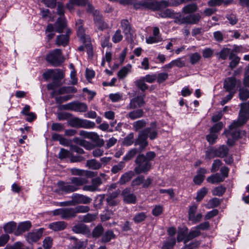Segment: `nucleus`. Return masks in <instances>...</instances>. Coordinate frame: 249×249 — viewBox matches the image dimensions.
Masks as SVG:
<instances>
[{
    "mask_svg": "<svg viewBox=\"0 0 249 249\" xmlns=\"http://www.w3.org/2000/svg\"><path fill=\"white\" fill-rule=\"evenodd\" d=\"M135 163L137 165L134 168V172L136 174L146 173L150 171L151 163L146 160L143 154H139L135 160Z\"/></svg>",
    "mask_w": 249,
    "mask_h": 249,
    "instance_id": "obj_1",
    "label": "nucleus"
},
{
    "mask_svg": "<svg viewBox=\"0 0 249 249\" xmlns=\"http://www.w3.org/2000/svg\"><path fill=\"white\" fill-rule=\"evenodd\" d=\"M46 59L48 62L54 67L60 66L64 61L62 51L59 49H56L51 51L47 55Z\"/></svg>",
    "mask_w": 249,
    "mask_h": 249,
    "instance_id": "obj_2",
    "label": "nucleus"
},
{
    "mask_svg": "<svg viewBox=\"0 0 249 249\" xmlns=\"http://www.w3.org/2000/svg\"><path fill=\"white\" fill-rule=\"evenodd\" d=\"M240 85V80L237 79L234 76H231L225 78L223 82V88L226 92L236 93Z\"/></svg>",
    "mask_w": 249,
    "mask_h": 249,
    "instance_id": "obj_3",
    "label": "nucleus"
},
{
    "mask_svg": "<svg viewBox=\"0 0 249 249\" xmlns=\"http://www.w3.org/2000/svg\"><path fill=\"white\" fill-rule=\"evenodd\" d=\"M54 216L60 215L62 219L69 220L76 216L74 208H60L53 211Z\"/></svg>",
    "mask_w": 249,
    "mask_h": 249,
    "instance_id": "obj_4",
    "label": "nucleus"
},
{
    "mask_svg": "<svg viewBox=\"0 0 249 249\" xmlns=\"http://www.w3.org/2000/svg\"><path fill=\"white\" fill-rule=\"evenodd\" d=\"M224 134L228 138L227 144L230 146L233 145L235 141L241 136V132L239 128H235L231 126L228 130L225 131Z\"/></svg>",
    "mask_w": 249,
    "mask_h": 249,
    "instance_id": "obj_5",
    "label": "nucleus"
},
{
    "mask_svg": "<svg viewBox=\"0 0 249 249\" xmlns=\"http://www.w3.org/2000/svg\"><path fill=\"white\" fill-rule=\"evenodd\" d=\"M66 110H71L76 112H85L88 110V106L84 103L74 101L64 105Z\"/></svg>",
    "mask_w": 249,
    "mask_h": 249,
    "instance_id": "obj_6",
    "label": "nucleus"
},
{
    "mask_svg": "<svg viewBox=\"0 0 249 249\" xmlns=\"http://www.w3.org/2000/svg\"><path fill=\"white\" fill-rule=\"evenodd\" d=\"M249 118V111L244 109H242V108H241L237 121H234L230 126L235 128H238L239 126L245 124Z\"/></svg>",
    "mask_w": 249,
    "mask_h": 249,
    "instance_id": "obj_7",
    "label": "nucleus"
},
{
    "mask_svg": "<svg viewBox=\"0 0 249 249\" xmlns=\"http://www.w3.org/2000/svg\"><path fill=\"white\" fill-rule=\"evenodd\" d=\"M141 131L147 139L149 138L151 140H153L158 137V131L156 122L151 123L149 127L143 129Z\"/></svg>",
    "mask_w": 249,
    "mask_h": 249,
    "instance_id": "obj_8",
    "label": "nucleus"
},
{
    "mask_svg": "<svg viewBox=\"0 0 249 249\" xmlns=\"http://www.w3.org/2000/svg\"><path fill=\"white\" fill-rule=\"evenodd\" d=\"M74 188L72 186L71 182L59 181L57 183V189L56 192L58 194H68L74 192Z\"/></svg>",
    "mask_w": 249,
    "mask_h": 249,
    "instance_id": "obj_9",
    "label": "nucleus"
},
{
    "mask_svg": "<svg viewBox=\"0 0 249 249\" xmlns=\"http://www.w3.org/2000/svg\"><path fill=\"white\" fill-rule=\"evenodd\" d=\"M144 97V95H139L132 98L130 100V103L126 108L127 110H131L143 107L145 104Z\"/></svg>",
    "mask_w": 249,
    "mask_h": 249,
    "instance_id": "obj_10",
    "label": "nucleus"
},
{
    "mask_svg": "<svg viewBox=\"0 0 249 249\" xmlns=\"http://www.w3.org/2000/svg\"><path fill=\"white\" fill-rule=\"evenodd\" d=\"M134 144L135 146H139L137 150H139V152L143 151L148 145V142L147 141V138L142 131H140L139 133L138 138L134 142Z\"/></svg>",
    "mask_w": 249,
    "mask_h": 249,
    "instance_id": "obj_11",
    "label": "nucleus"
},
{
    "mask_svg": "<svg viewBox=\"0 0 249 249\" xmlns=\"http://www.w3.org/2000/svg\"><path fill=\"white\" fill-rule=\"evenodd\" d=\"M102 184V181L100 177L93 178L91 180V184L85 185L83 187L84 191L95 192L99 191V187Z\"/></svg>",
    "mask_w": 249,
    "mask_h": 249,
    "instance_id": "obj_12",
    "label": "nucleus"
},
{
    "mask_svg": "<svg viewBox=\"0 0 249 249\" xmlns=\"http://www.w3.org/2000/svg\"><path fill=\"white\" fill-rule=\"evenodd\" d=\"M121 27L127 38H131L134 31L129 21L127 19H122L121 21Z\"/></svg>",
    "mask_w": 249,
    "mask_h": 249,
    "instance_id": "obj_13",
    "label": "nucleus"
},
{
    "mask_svg": "<svg viewBox=\"0 0 249 249\" xmlns=\"http://www.w3.org/2000/svg\"><path fill=\"white\" fill-rule=\"evenodd\" d=\"M75 25L77 29V36L80 38L81 40L84 43L88 42L89 36L85 34V29L83 27V20L81 19L78 20L76 22Z\"/></svg>",
    "mask_w": 249,
    "mask_h": 249,
    "instance_id": "obj_14",
    "label": "nucleus"
},
{
    "mask_svg": "<svg viewBox=\"0 0 249 249\" xmlns=\"http://www.w3.org/2000/svg\"><path fill=\"white\" fill-rule=\"evenodd\" d=\"M73 205L79 204H88L90 203L92 199L82 194H74L72 195Z\"/></svg>",
    "mask_w": 249,
    "mask_h": 249,
    "instance_id": "obj_15",
    "label": "nucleus"
},
{
    "mask_svg": "<svg viewBox=\"0 0 249 249\" xmlns=\"http://www.w3.org/2000/svg\"><path fill=\"white\" fill-rule=\"evenodd\" d=\"M71 33V30L67 28L65 35H60L57 36L56 44L57 46H63L65 47L69 43L70 35Z\"/></svg>",
    "mask_w": 249,
    "mask_h": 249,
    "instance_id": "obj_16",
    "label": "nucleus"
},
{
    "mask_svg": "<svg viewBox=\"0 0 249 249\" xmlns=\"http://www.w3.org/2000/svg\"><path fill=\"white\" fill-rule=\"evenodd\" d=\"M197 209V206L195 204H193L189 209V219L194 223L200 221L202 218V214L201 213L196 214Z\"/></svg>",
    "mask_w": 249,
    "mask_h": 249,
    "instance_id": "obj_17",
    "label": "nucleus"
},
{
    "mask_svg": "<svg viewBox=\"0 0 249 249\" xmlns=\"http://www.w3.org/2000/svg\"><path fill=\"white\" fill-rule=\"evenodd\" d=\"M88 182L86 178L73 177L71 179V183L74 188V191L79 190L81 186L87 184Z\"/></svg>",
    "mask_w": 249,
    "mask_h": 249,
    "instance_id": "obj_18",
    "label": "nucleus"
},
{
    "mask_svg": "<svg viewBox=\"0 0 249 249\" xmlns=\"http://www.w3.org/2000/svg\"><path fill=\"white\" fill-rule=\"evenodd\" d=\"M144 112L142 109L138 108L133 109L132 111H130L126 115L127 118H129L131 120H135L143 117Z\"/></svg>",
    "mask_w": 249,
    "mask_h": 249,
    "instance_id": "obj_19",
    "label": "nucleus"
},
{
    "mask_svg": "<svg viewBox=\"0 0 249 249\" xmlns=\"http://www.w3.org/2000/svg\"><path fill=\"white\" fill-rule=\"evenodd\" d=\"M122 195L124 197V200L128 203H135L136 200V196L130 193L129 189L126 188L122 192Z\"/></svg>",
    "mask_w": 249,
    "mask_h": 249,
    "instance_id": "obj_20",
    "label": "nucleus"
},
{
    "mask_svg": "<svg viewBox=\"0 0 249 249\" xmlns=\"http://www.w3.org/2000/svg\"><path fill=\"white\" fill-rule=\"evenodd\" d=\"M185 17L186 24H196L200 21L201 17L199 13L191 14Z\"/></svg>",
    "mask_w": 249,
    "mask_h": 249,
    "instance_id": "obj_21",
    "label": "nucleus"
},
{
    "mask_svg": "<svg viewBox=\"0 0 249 249\" xmlns=\"http://www.w3.org/2000/svg\"><path fill=\"white\" fill-rule=\"evenodd\" d=\"M67 226V223L64 221H56L50 223L49 227L50 229L57 231L64 230L66 228Z\"/></svg>",
    "mask_w": 249,
    "mask_h": 249,
    "instance_id": "obj_22",
    "label": "nucleus"
},
{
    "mask_svg": "<svg viewBox=\"0 0 249 249\" xmlns=\"http://www.w3.org/2000/svg\"><path fill=\"white\" fill-rule=\"evenodd\" d=\"M79 135L85 138L90 139L93 142H97L99 139V135L97 133L94 132H87L85 130H81L79 132Z\"/></svg>",
    "mask_w": 249,
    "mask_h": 249,
    "instance_id": "obj_23",
    "label": "nucleus"
},
{
    "mask_svg": "<svg viewBox=\"0 0 249 249\" xmlns=\"http://www.w3.org/2000/svg\"><path fill=\"white\" fill-rule=\"evenodd\" d=\"M66 25V20L64 17L59 18L54 24L55 31L59 33H62Z\"/></svg>",
    "mask_w": 249,
    "mask_h": 249,
    "instance_id": "obj_24",
    "label": "nucleus"
},
{
    "mask_svg": "<svg viewBox=\"0 0 249 249\" xmlns=\"http://www.w3.org/2000/svg\"><path fill=\"white\" fill-rule=\"evenodd\" d=\"M134 176V173L132 171H129L123 174L120 177L118 183L121 185L125 184L129 181Z\"/></svg>",
    "mask_w": 249,
    "mask_h": 249,
    "instance_id": "obj_25",
    "label": "nucleus"
},
{
    "mask_svg": "<svg viewBox=\"0 0 249 249\" xmlns=\"http://www.w3.org/2000/svg\"><path fill=\"white\" fill-rule=\"evenodd\" d=\"M31 227V223L30 221H27L19 224L17 230L16 232L17 235L28 231Z\"/></svg>",
    "mask_w": 249,
    "mask_h": 249,
    "instance_id": "obj_26",
    "label": "nucleus"
},
{
    "mask_svg": "<svg viewBox=\"0 0 249 249\" xmlns=\"http://www.w3.org/2000/svg\"><path fill=\"white\" fill-rule=\"evenodd\" d=\"M224 180V178L219 173L212 175L207 178V181L212 184L218 183L223 182Z\"/></svg>",
    "mask_w": 249,
    "mask_h": 249,
    "instance_id": "obj_27",
    "label": "nucleus"
},
{
    "mask_svg": "<svg viewBox=\"0 0 249 249\" xmlns=\"http://www.w3.org/2000/svg\"><path fill=\"white\" fill-rule=\"evenodd\" d=\"M42 236V231H40L30 232L27 235V240L29 242L37 241Z\"/></svg>",
    "mask_w": 249,
    "mask_h": 249,
    "instance_id": "obj_28",
    "label": "nucleus"
},
{
    "mask_svg": "<svg viewBox=\"0 0 249 249\" xmlns=\"http://www.w3.org/2000/svg\"><path fill=\"white\" fill-rule=\"evenodd\" d=\"M198 9L197 5L196 3H190L186 5L182 8V11L185 14H194Z\"/></svg>",
    "mask_w": 249,
    "mask_h": 249,
    "instance_id": "obj_29",
    "label": "nucleus"
},
{
    "mask_svg": "<svg viewBox=\"0 0 249 249\" xmlns=\"http://www.w3.org/2000/svg\"><path fill=\"white\" fill-rule=\"evenodd\" d=\"M88 231V227L83 224L76 225L72 228V231L76 233H86Z\"/></svg>",
    "mask_w": 249,
    "mask_h": 249,
    "instance_id": "obj_30",
    "label": "nucleus"
},
{
    "mask_svg": "<svg viewBox=\"0 0 249 249\" xmlns=\"http://www.w3.org/2000/svg\"><path fill=\"white\" fill-rule=\"evenodd\" d=\"M229 150V148L226 146L222 145L218 148L215 149L216 157L220 158L225 157L228 155Z\"/></svg>",
    "mask_w": 249,
    "mask_h": 249,
    "instance_id": "obj_31",
    "label": "nucleus"
},
{
    "mask_svg": "<svg viewBox=\"0 0 249 249\" xmlns=\"http://www.w3.org/2000/svg\"><path fill=\"white\" fill-rule=\"evenodd\" d=\"M78 122L79 126L82 128L90 129L94 128L95 126V124L93 122L88 120H79Z\"/></svg>",
    "mask_w": 249,
    "mask_h": 249,
    "instance_id": "obj_32",
    "label": "nucleus"
},
{
    "mask_svg": "<svg viewBox=\"0 0 249 249\" xmlns=\"http://www.w3.org/2000/svg\"><path fill=\"white\" fill-rule=\"evenodd\" d=\"M86 165L89 168L93 170H97L102 167V164L95 159L88 160Z\"/></svg>",
    "mask_w": 249,
    "mask_h": 249,
    "instance_id": "obj_33",
    "label": "nucleus"
},
{
    "mask_svg": "<svg viewBox=\"0 0 249 249\" xmlns=\"http://www.w3.org/2000/svg\"><path fill=\"white\" fill-rule=\"evenodd\" d=\"M131 65L128 64L123 67L118 72V76L120 79L124 78L127 74L130 71Z\"/></svg>",
    "mask_w": 249,
    "mask_h": 249,
    "instance_id": "obj_34",
    "label": "nucleus"
},
{
    "mask_svg": "<svg viewBox=\"0 0 249 249\" xmlns=\"http://www.w3.org/2000/svg\"><path fill=\"white\" fill-rule=\"evenodd\" d=\"M146 121L144 119H142L134 122L132 124V126L134 130L138 131L144 128L146 125Z\"/></svg>",
    "mask_w": 249,
    "mask_h": 249,
    "instance_id": "obj_35",
    "label": "nucleus"
},
{
    "mask_svg": "<svg viewBox=\"0 0 249 249\" xmlns=\"http://www.w3.org/2000/svg\"><path fill=\"white\" fill-rule=\"evenodd\" d=\"M115 237V235L112 230H108L105 232L102 237V241L104 243L109 242Z\"/></svg>",
    "mask_w": 249,
    "mask_h": 249,
    "instance_id": "obj_36",
    "label": "nucleus"
},
{
    "mask_svg": "<svg viewBox=\"0 0 249 249\" xmlns=\"http://www.w3.org/2000/svg\"><path fill=\"white\" fill-rule=\"evenodd\" d=\"M145 81L142 77H140L139 79L135 81V84L142 91H144L148 89V86L145 83Z\"/></svg>",
    "mask_w": 249,
    "mask_h": 249,
    "instance_id": "obj_37",
    "label": "nucleus"
},
{
    "mask_svg": "<svg viewBox=\"0 0 249 249\" xmlns=\"http://www.w3.org/2000/svg\"><path fill=\"white\" fill-rule=\"evenodd\" d=\"M200 234V231L196 227L192 229L187 235L186 241H189L193 238L198 236Z\"/></svg>",
    "mask_w": 249,
    "mask_h": 249,
    "instance_id": "obj_38",
    "label": "nucleus"
},
{
    "mask_svg": "<svg viewBox=\"0 0 249 249\" xmlns=\"http://www.w3.org/2000/svg\"><path fill=\"white\" fill-rule=\"evenodd\" d=\"M104 229L101 225H98L95 227L92 232V236L94 238H98L103 235Z\"/></svg>",
    "mask_w": 249,
    "mask_h": 249,
    "instance_id": "obj_39",
    "label": "nucleus"
},
{
    "mask_svg": "<svg viewBox=\"0 0 249 249\" xmlns=\"http://www.w3.org/2000/svg\"><path fill=\"white\" fill-rule=\"evenodd\" d=\"M16 223L14 221H11L4 225V231L7 233H11L16 229Z\"/></svg>",
    "mask_w": 249,
    "mask_h": 249,
    "instance_id": "obj_40",
    "label": "nucleus"
},
{
    "mask_svg": "<svg viewBox=\"0 0 249 249\" xmlns=\"http://www.w3.org/2000/svg\"><path fill=\"white\" fill-rule=\"evenodd\" d=\"M77 92V89L73 87H64L58 90V94H64L68 93H74Z\"/></svg>",
    "mask_w": 249,
    "mask_h": 249,
    "instance_id": "obj_41",
    "label": "nucleus"
},
{
    "mask_svg": "<svg viewBox=\"0 0 249 249\" xmlns=\"http://www.w3.org/2000/svg\"><path fill=\"white\" fill-rule=\"evenodd\" d=\"M53 79L54 81H60L64 77L63 71L60 69L53 70Z\"/></svg>",
    "mask_w": 249,
    "mask_h": 249,
    "instance_id": "obj_42",
    "label": "nucleus"
},
{
    "mask_svg": "<svg viewBox=\"0 0 249 249\" xmlns=\"http://www.w3.org/2000/svg\"><path fill=\"white\" fill-rule=\"evenodd\" d=\"M139 152L137 148H134L130 150L127 154L123 157V160L125 161H128L135 157V156Z\"/></svg>",
    "mask_w": 249,
    "mask_h": 249,
    "instance_id": "obj_43",
    "label": "nucleus"
},
{
    "mask_svg": "<svg viewBox=\"0 0 249 249\" xmlns=\"http://www.w3.org/2000/svg\"><path fill=\"white\" fill-rule=\"evenodd\" d=\"M125 164L124 161H120L118 164L112 166L111 172L112 174H115L121 171L125 167Z\"/></svg>",
    "mask_w": 249,
    "mask_h": 249,
    "instance_id": "obj_44",
    "label": "nucleus"
},
{
    "mask_svg": "<svg viewBox=\"0 0 249 249\" xmlns=\"http://www.w3.org/2000/svg\"><path fill=\"white\" fill-rule=\"evenodd\" d=\"M159 15L162 18H172L174 16V12L169 9H166L160 11Z\"/></svg>",
    "mask_w": 249,
    "mask_h": 249,
    "instance_id": "obj_45",
    "label": "nucleus"
},
{
    "mask_svg": "<svg viewBox=\"0 0 249 249\" xmlns=\"http://www.w3.org/2000/svg\"><path fill=\"white\" fill-rule=\"evenodd\" d=\"M134 134L130 133L127 135L124 139L123 144L126 146H130L134 142Z\"/></svg>",
    "mask_w": 249,
    "mask_h": 249,
    "instance_id": "obj_46",
    "label": "nucleus"
},
{
    "mask_svg": "<svg viewBox=\"0 0 249 249\" xmlns=\"http://www.w3.org/2000/svg\"><path fill=\"white\" fill-rule=\"evenodd\" d=\"M75 215L76 216L78 213H85L88 212L90 208L88 206L79 205L74 208Z\"/></svg>",
    "mask_w": 249,
    "mask_h": 249,
    "instance_id": "obj_47",
    "label": "nucleus"
},
{
    "mask_svg": "<svg viewBox=\"0 0 249 249\" xmlns=\"http://www.w3.org/2000/svg\"><path fill=\"white\" fill-rule=\"evenodd\" d=\"M176 244V239L174 238H171L164 243L162 249H173Z\"/></svg>",
    "mask_w": 249,
    "mask_h": 249,
    "instance_id": "obj_48",
    "label": "nucleus"
},
{
    "mask_svg": "<svg viewBox=\"0 0 249 249\" xmlns=\"http://www.w3.org/2000/svg\"><path fill=\"white\" fill-rule=\"evenodd\" d=\"M213 36L214 40L219 43L222 42L224 38V35L220 31L214 32L213 33Z\"/></svg>",
    "mask_w": 249,
    "mask_h": 249,
    "instance_id": "obj_49",
    "label": "nucleus"
},
{
    "mask_svg": "<svg viewBox=\"0 0 249 249\" xmlns=\"http://www.w3.org/2000/svg\"><path fill=\"white\" fill-rule=\"evenodd\" d=\"M162 38L161 36H149L146 38V42L147 44L157 43L161 41Z\"/></svg>",
    "mask_w": 249,
    "mask_h": 249,
    "instance_id": "obj_50",
    "label": "nucleus"
},
{
    "mask_svg": "<svg viewBox=\"0 0 249 249\" xmlns=\"http://www.w3.org/2000/svg\"><path fill=\"white\" fill-rule=\"evenodd\" d=\"M239 96L240 100H246L249 98V90L244 88L240 89Z\"/></svg>",
    "mask_w": 249,
    "mask_h": 249,
    "instance_id": "obj_51",
    "label": "nucleus"
},
{
    "mask_svg": "<svg viewBox=\"0 0 249 249\" xmlns=\"http://www.w3.org/2000/svg\"><path fill=\"white\" fill-rule=\"evenodd\" d=\"M146 217L145 213L143 212L139 213L136 214L133 217L134 221L136 223H140L143 221Z\"/></svg>",
    "mask_w": 249,
    "mask_h": 249,
    "instance_id": "obj_52",
    "label": "nucleus"
},
{
    "mask_svg": "<svg viewBox=\"0 0 249 249\" xmlns=\"http://www.w3.org/2000/svg\"><path fill=\"white\" fill-rule=\"evenodd\" d=\"M123 38V36L121 34V31L120 29H118L112 36V40L114 43H117L120 42Z\"/></svg>",
    "mask_w": 249,
    "mask_h": 249,
    "instance_id": "obj_53",
    "label": "nucleus"
},
{
    "mask_svg": "<svg viewBox=\"0 0 249 249\" xmlns=\"http://www.w3.org/2000/svg\"><path fill=\"white\" fill-rule=\"evenodd\" d=\"M208 193V189L206 187L202 188L199 191H198L196 200L197 201H201Z\"/></svg>",
    "mask_w": 249,
    "mask_h": 249,
    "instance_id": "obj_54",
    "label": "nucleus"
},
{
    "mask_svg": "<svg viewBox=\"0 0 249 249\" xmlns=\"http://www.w3.org/2000/svg\"><path fill=\"white\" fill-rule=\"evenodd\" d=\"M226 191V188L222 186H220L215 187L213 191V194L214 196H222L224 193Z\"/></svg>",
    "mask_w": 249,
    "mask_h": 249,
    "instance_id": "obj_55",
    "label": "nucleus"
},
{
    "mask_svg": "<svg viewBox=\"0 0 249 249\" xmlns=\"http://www.w3.org/2000/svg\"><path fill=\"white\" fill-rule=\"evenodd\" d=\"M53 245V239L49 236L46 237L43 241V247L44 249H50Z\"/></svg>",
    "mask_w": 249,
    "mask_h": 249,
    "instance_id": "obj_56",
    "label": "nucleus"
},
{
    "mask_svg": "<svg viewBox=\"0 0 249 249\" xmlns=\"http://www.w3.org/2000/svg\"><path fill=\"white\" fill-rule=\"evenodd\" d=\"M222 164L221 160L218 159L214 160L211 169V172L214 173L218 171Z\"/></svg>",
    "mask_w": 249,
    "mask_h": 249,
    "instance_id": "obj_57",
    "label": "nucleus"
},
{
    "mask_svg": "<svg viewBox=\"0 0 249 249\" xmlns=\"http://www.w3.org/2000/svg\"><path fill=\"white\" fill-rule=\"evenodd\" d=\"M201 57L200 54L198 53H192L190 56L191 63L193 65L195 64L200 60Z\"/></svg>",
    "mask_w": 249,
    "mask_h": 249,
    "instance_id": "obj_58",
    "label": "nucleus"
},
{
    "mask_svg": "<svg viewBox=\"0 0 249 249\" xmlns=\"http://www.w3.org/2000/svg\"><path fill=\"white\" fill-rule=\"evenodd\" d=\"M214 50L210 48H206L202 51V55L204 58H209L213 56Z\"/></svg>",
    "mask_w": 249,
    "mask_h": 249,
    "instance_id": "obj_59",
    "label": "nucleus"
},
{
    "mask_svg": "<svg viewBox=\"0 0 249 249\" xmlns=\"http://www.w3.org/2000/svg\"><path fill=\"white\" fill-rule=\"evenodd\" d=\"M71 153L69 151L64 149L61 148L58 154V158L61 160L65 159L67 158L70 157Z\"/></svg>",
    "mask_w": 249,
    "mask_h": 249,
    "instance_id": "obj_60",
    "label": "nucleus"
},
{
    "mask_svg": "<svg viewBox=\"0 0 249 249\" xmlns=\"http://www.w3.org/2000/svg\"><path fill=\"white\" fill-rule=\"evenodd\" d=\"M215 149L209 148L205 152V159L210 160L216 157Z\"/></svg>",
    "mask_w": 249,
    "mask_h": 249,
    "instance_id": "obj_61",
    "label": "nucleus"
},
{
    "mask_svg": "<svg viewBox=\"0 0 249 249\" xmlns=\"http://www.w3.org/2000/svg\"><path fill=\"white\" fill-rule=\"evenodd\" d=\"M87 240H78L74 244V249H85L87 245Z\"/></svg>",
    "mask_w": 249,
    "mask_h": 249,
    "instance_id": "obj_62",
    "label": "nucleus"
},
{
    "mask_svg": "<svg viewBox=\"0 0 249 249\" xmlns=\"http://www.w3.org/2000/svg\"><path fill=\"white\" fill-rule=\"evenodd\" d=\"M96 218V215L95 214L88 213L83 217V221L86 223H89L95 220Z\"/></svg>",
    "mask_w": 249,
    "mask_h": 249,
    "instance_id": "obj_63",
    "label": "nucleus"
},
{
    "mask_svg": "<svg viewBox=\"0 0 249 249\" xmlns=\"http://www.w3.org/2000/svg\"><path fill=\"white\" fill-rule=\"evenodd\" d=\"M217 138V135L212 132L210 131L209 135L206 136V139L210 144H213L216 142Z\"/></svg>",
    "mask_w": 249,
    "mask_h": 249,
    "instance_id": "obj_64",
    "label": "nucleus"
}]
</instances>
